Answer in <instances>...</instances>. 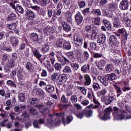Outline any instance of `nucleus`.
Wrapping results in <instances>:
<instances>
[{
	"instance_id": "nucleus-52",
	"label": "nucleus",
	"mask_w": 131,
	"mask_h": 131,
	"mask_svg": "<svg viewBox=\"0 0 131 131\" xmlns=\"http://www.w3.org/2000/svg\"><path fill=\"white\" fill-rule=\"evenodd\" d=\"M93 88L95 91H97L98 90H100V84L99 83L97 82H94L93 84Z\"/></svg>"
},
{
	"instance_id": "nucleus-1",
	"label": "nucleus",
	"mask_w": 131,
	"mask_h": 131,
	"mask_svg": "<svg viewBox=\"0 0 131 131\" xmlns=\"http://www.w3.org/2000/svg\"><path fill=\"white\" fill-rule=\"evenodd\" d=\"M114 117L116 120H122V119H130L131 115H127L126 117L125 115L123 114V111L118 107L115 106L113 108Z\"/></svg>"
},
{
	"instance_id": "nucleus-23",
	"label": "nucleus",
	"mask_w": 131,
	"mask_h": 131,
	"mask_svg": "<svg viewBox=\"0 0 131 131\" xmlns=\"http://www.w3.org/2000/svg\"><path fill=\"white\" fill-rule=\"evenodd\" d=\"M108 9L111 11H115L118 8V3L116 2H113L112 3H110L108 5Z\"/></svg>"
},
{
	"instance_id": "nucleus-24",
	"label": "nucleus",
	"mask_w": 131,
	"mask_h": 131,
	"mask_svg": "<svg viewBox=\"0 0 131 131\" xmlns=\"http://www.w3.org/2000/svg\"><path fill=\"white\" fill-rule=\"evenodd\" d=\"M106 77H107L109 81H113V80H115V79H116L117 75H116V74L112 73L106 75Z\"/></svg>"
},
{
	"instance_id": "nucleus-51",
	"label": "nucleus",
	"mask_w": 131,
	"mask_h": 131,
	"mask_svg": "<svg viewBox=\"0 0 131 131\" xmlns=\"http://www.w3.org/2000/svg\"><path fill=\"white\" fill-rule=\"evenodd\" d=\"M54 68L55 70H57V71H60V70L62 69V64H61V63L56 62L54 64Z\"/></svg>"
},
{
	"instance_id": "nucleus-22",
	"label": "nucleus",
	"mask_w": 131,
	"mask_h": 131,
	"mask_svg": "<svg viewBox=\"0 0 131 131\" xmlns=\"http://www.w3.org/2000/svg\"><path fill=\"white\" fill-rule=\"evenodd\" d=\"M43 123H45V120L43 119H40L38 121H34L33 122V125L35 128H39V124H43Z\"/></svg>"
},
{
	"instance_id": "nucleus-60",
	"label": "nucleus",
	"mask_w": 131,
	"mask_h": 131,
	"mask_svg": "<svg viewBox=\"0 0 131 131\" xmlns=\"http://www.w3.org/2000/svg\"><path fill=\"white\" fill-rule=\"evenodd\" d=\"M8 66L10 68H13L15 66V62H14V59H11L8 61Z\"/></svg>"
},
{
	"instance_id": "nucleus-47",
	"label": "nucleus",
	"mask_w": 131,
	"mask_h": 131,
	"mask_svg": "<svg viewBox=\"0 0 131 131\" xmlns=\"http://www.w3.org/2000/svg\"><path fill=\"white\" fill-rule=\"evenodd\" d=\"M63 72L64 73H71L72 70H71V68L66 66L63 70Z\"/></svg>"
},
{
	"instance_id": "nucleus-32",
	"label": "nucleus",
	"mask_w": 131,
	"mask_h": 131,
	"mask_svg": "<svg viewBox=\"0 0 131 131\" xmlns=\"http://www.w3.org/2000/svg\"><path fill=\"white\" fill-rule=\"evenodd\" d=\"M103 23L105 26V27H106L108 30H111V29H112V26L108 20L106 19H103Z\"/></svg>"
},
{
	"instance_id": "nucleus-50",
	"label": "nucleus",
	"mask_w": 131,
	"mask_h": 131,
	"mask_svg": "<svg viewBox=\"0 0 131 131\" xmlns=\"http://www.w3.org/2000/svg\"><path fill=\"white\" fill-rule=\"evenodd\" d=\"M84 114L86 117H91L93 115V111L91 110L88 111L84 110Z\"/></svg>"
},
{
	"instance_id": "nucleus-10",
	"label": "nucleus",
	"mask_w": 131,
	"mask_h": 131,
	"mask_svg": "<svg viewBox=\"0 0 131 131\" xmlns=\"http://www.w3.org/2000/svg\"><path fill=\"white\" fill-rule=\"evenodd\" d=\"M97 79L98 81H99L100 82H101L102 84L104 85V86H107L108 84L109 80H108V78L107 77H104L103 76H99L97 78Z\"/></svg>"
},
{
	"instance_id": "nucleus-27",
	"label": "nucleus",
	"mask_w": 131,
	"mask_h": 131,
	"mask_svg": "<svg viewBox=\"0 0 131 131\" xmlns=\"http://www.w3.org/2000/svg\"><path fill=\"white\" fill-rule=\"evenodd\" d=\"M127 36H128V34H127L126 31L124 32V33L121 35L122 45L123 46L125 45V42H126L125 40H127Z\"/></svg>"
},
{
	"instance_id": "nucleus-6",
	"label": "nucleus",
	"mask_w": 131,
	"mask_h": 131,
	"mask_svg": "<svg viewBox=\"0 0 131 131\" xmlns=\"http://www.w3.org/2000/svg\"><path fill=\"white\" fill-rule=\"evenodd\" d=\"M85 31L88 33H92V32L97 33V32H98V29H97V27H96V26L91 25L85 27Z\"/></svg>"
},
{
	"instance_id": "nucleus-41",
	"label": "nucleus",
	"mask_w": 131,
	"mask_h": 131,
	"mask_svg": "<svg viewBox=\"0 0 131 131\" xmlns=\"http://www.w3.org/2000/svg\"><path fill=\"white\" fill-rule=\"evenodd\" d=\"M85 113V112H84V110H83L78 114L75 113V115H76V116H77V118H79V119H81V118H83V116H84Z\"/></svg>"
},
{
	"instance_id": "nucleus-40",
	"label": "nucleus",
	"mask_w": 131,
	"mask_h": 131,
	"mask_svg": "<svg viewBox=\"0 0 131 131\" xmlns=\"http://www.w3.org/2000/svg\"><path fill=\"white\" fill-rule=\"evenodd\" d=\"M63 43H63V40L61 38H59L57 40L56 46L57 48H62V47H63Z\"/></svg>"
},
{
	"instance_id": "nucleus-34",
	"label": "nucleus",
	"mask_w": 131,
	"mask_h": 131,
	"mask_svg": "<svg viewBox=\"0 0 131 131\" xmlns=\"http://www.w3.org/2000/svg\"><path fill=\"white\" fill-rule=\"evenodd\" d=\"M7 27L9 29V30H15L17 27V24L16 23H11L7 25Z\"/></svg>"
},
{
	"instance_id": "nucleus-43",
	"label": "nucleus",
	"mask_w": 131,
	"mask_h": 131,
	"mask_svg": "<svg viewBox=\"0 0 131 131\" xmlns=\"http://www.w3.org/2000/svg\"><path fill=\"white\" fill-rule=\"evenodd\" d=\"M78 100V99L77 98V96L75 95H72L70 98V100L71 101L73 104H75V103L77 102Z\"/></svg>"
},
{
	"instance_id": "nucleus-62",
	"label": "nucleus",
	"mask_w": 131,
	"mask_h": 131,
	"mask_svg": "<svg viewBox=\"0 0 131 131\" xmlns=\"http://www.w3.org/2000/svg\"><path fill=\"white\" fill-rule=\"evenodd\" d=\"M71 67L73 68L74 70H77L79 68V64L76 63H71Z\"/></svg>"
},
{
	"instance_id": "nucleus-44",
	"label": "nucleus",
	"mask_w": 131,
	"mask_h": 131,
	"mask_svg": "<svg viewBox=\"0 0 131 131\" xmlns=\"http://www.w3.org/2000/svg\"><path fill=\"white\" fill-rule=\"evenodd\" d=\"M106 94H107V90L106 89H103L97 92L98 97H101V96H104Z\"/></svg>"
},
{
	"instance_id": "nucleus-35",
	"label": "nucleus",
	"mask_w": 131,
	"mask_h": 131,
	"mask_svg": "<svg viewBox=\"0 0 131 131\" xmlns=\"http://www.w3.org/2000/svg\"><path fill=\"white\" fill-rule=\"evenodd\" d=\"M49 50L50 46H49V43H46L45 45H44L41 49V52H43L45 53H47V52H49Z\"/></svg>"
},
{
	"instance_id": "nucleus-15",
	"label": "nucleus",
	"mask_w": 131,
	"mask_h": 131,
	"mask_svg": "<svg viewBox=\"0 0 131 131\" xmlns=\"http://www.w3.org/2000/svg\"><path fill=\"white\" fill-rule=\"evenodd\" d=\"M19 40L20 38L13 37L11 38L10 42L13 47L16 48L19 45Z\"/></svg>"
},
{
	"instance_id": "nucleus-5",
	"label": "nucleus",
	"mask_w": 131,
	"mask_h": 131,
	"mask_svg": "<svg viewBox=\"0 0 131 131\" xmlns=\"http://www.w3.org/2000/svg\"><path fill=\"white\" fill-rule=\"evenodd\" d=\"M128 7H129V1L128 0H122L119 4V8L122 11L128 10Z\"/></svg>"
},
{
	"instance_id": "nucleus-31",
	"label": "nucleus",
	"mask_w": 131,
	"mask_h": 131,
	"mask_svg": "<svg viewBox=\"0 0 131 131\" xmlns=\"http://www.w3.org/2000/svg\"><path fill=\"white\" fill-rule=\"evenodd\" d=\"M43 31L45 33L47 34V35H49L50 33H53V32H54V28L51 27H47L44 29Z\"/></svg>"
},
{
	"instance_id": "nucleus-26",
	"label": "nucleus",
	"mask_w": 131,
	"mask_h": 131,
	"mask_svg": "<svg viewBox=\"0 0 131 131\" xmlns=\"http://www.w3.org/2000/svg\"><path fill=\"white\" fill-rule=\"evenodd\" d=\"M91 65L90 64H84L81 68V71L83 73H88V71H90Z\"/></svg>"
},
{
	"instance_id": "nucleus-16",
	"label": "nucleus",
	"mask_w": 131,
	"mask_h": 131,
	"mask_svg": "<svg viewBox=\"0 0 131 131\" xmlns=\"http://www.w3.org/2000/svg\"><path fill=\"white\" fill-rule=\"evenodd\" d=\"M31 9H32V10H34V11H36L38 12L39 15H41V16H42V17H45L46 16V12L43 11V10H40V12L38 11H39V7L37 6H31Z\"/></svg>"
},
{
	"instance_id": "nucleus-28",
	"label": "nucleus",
	"mask_w": 131,
	"mask_h": 131,
	"mask_svg": "<svg viewBox=\"0 0 131 131\" xmlns=\"http://www.w3.org/2000/svg\"><path fill=\"white\" fill-rule=\"evenodd\" d=\"M114 88L115 90H116L117 98H118V97H119V96L121 95H122V91H121V88H120V87L118 86V85L116 84H114Z\"/></svg>"
},
{
	"instance_id": "nucleus-42",
	"label": "nucleus",
	"mask_w": 131,
	"mask_h": 131,
	"mask_svg": "<svg viewBox=\"0 0 131 131\" xmlns=\"http://www.w3.org/2000/svg\"><path fill=\"white\" fill-rule=\"evenodd\" d=\"M51 3V0H41L40 5L41 7H46L47 5H49Z\"/></svg>"
},
{
	"instance_id": "nucleus-59",
	"label": "nucleus",
	"mask_w": 131,
	"mask_h": 131,
	"mask_svg": "<svg viewBox=\"0 0 131 131\" xmlns=\"http://www.w3.org/2000/svg\"><path fill=\"white\" fill-rule=\"evenodd\" d=\"M90 12L91 11H90V8H86L82 10V13L83 14V15H84V16H88Z\"/></svg>"
},
{
	"instance_id": "nucleus-25",
	"label": "nucleus",
	"mask_w": 131,
	"mask_h": 131,
	"mask_svg": "<svg viewBox=\"0 0 131 131\" xmlns=\"http://www.w3.org/2000/svg\"><path fill=\"white\" fill-rule=\"evenodd\" d=\"M32 52L33 53V55L38 60H39L40 61V58H41L42 55L38 52V51L35 48H32Z\"/></svg>"
},
{
	"instance_id": "nucleus-57",
	"label": "nucleus",
	"mask_w": 131,
	"mask_h": 131,
	"mask_svg": "<svg viewBox=\"0 0 131 131\" xmlns=\"http://www.w3.org/2000/svg\"><path fill=\"white\" fill-rule=\"evenodd\" d=\"M38 102V99L37 98H30L29 101V104L33 105V104H36Z\"/></svg>"
},
{
	"instance_id": "nucleus-17",
	"label": "nucleus",
	"mask_w": 131,
	"mask_h": 131,
	"mask_svg": "<svg viewBox=\"0 0 131 131\" xmlns=\"http://www.w3.org/2000/svg\"><path fill=\"white\" fill-rule=\"evenodd\" d=\"M57 60L58 62L60 63L61 65H62V66H64V65L66 64V62H67L68 63H69L70 62L69 60L64 56H60V57H58V58H57Z\"/></svg>"
},
{
	"instance_id": "nucleus-13",
	"label": "nucleus",
	"mask_w": 131,
	"mask_h": 131,
	"mask_svg": "<svg viewBox=\"0 0 131 131\" xmlns=\"http://www.w3.org/2000/svg\"><path fill=\"white\" fill-rule=\"evenodd\" d=\"M30 39L32 41L38 42L39 41V35L36 33H32L30 34Z\"/></svg>"
},
{
	"instance_id": "nucleus-9",
	"label": "nucleus",
	"mask_w": 131,
	"mask_h": 131,
	"mask_svg": "<svg viewBox=\"0 0 131 131\" xmlns=\"http://www.w3.org/2000/svg\"><path fill=\"white\" fill-rule=\"evenodd\" d=\"M75 19L77 25H80L83 21V16H82L81 13L78 12L75 15Z\"/></svg>"
},
{
	"instance_id": "nucleus-33",
	"label": "nucleus",
	"mask_w": 131,
	"mask_h": 131,
	"mask_svg": "<svg viewBox=\"0 0 131 131\" xmlns=\"http://www.w3.org/2000/svg\"><path fill=\"white\" fill-rule=\"evenodd\" d=\"M105 71L108 73H110L113 70V66L111 63H108L105 67Z\"/></svg>"
},
{
	"instance_id": "nucleus-8",
	"label": "nucleus",
	"mask_w": 131,
	"mask_h": 131,
	"mask_svg": "<svg viewBox=\"0 0 131 131\" xmlns=\"http://www.w3.org/2000/svg\"><path fill=\"white\" fill-rule=\"evenodd\" d=\"M67 80V76L65 74H62V75L59 76L58 79H57V82L59 85H62L64 84L66 81Z\"/></svg>"
},
{
	"instance_id": "nucleus-2",
	"label": "nucleus",
	"mask_w": 131,
	"mask_h": 131,
	"mask_svg": "<svg viewBox=\"0 0 131 131\" xmlns=\"http://www.w3.org/2000/svg\"><path fill=\"white\" fill-rule=\"evenodd\" d=\"M113 101H116V98H115V94L113 92H111L109 93L106 98L104 100V104L105 105H109L111 104Z\"/></svg>"
},
{
	"instance_id": "nucleus-7",
	"label": "nucleus",
	"mask_w": 131,
	"mask_h": 131,
	"mask_svg": "<svg viewBox=\"0 0 131 131\" xmlns=\"http://www.w3.org/2000/svg\"><path fill=\"white\" fill-rule=\"evenodd\" d=\"M65 55L67 56L71 62H74L76 61V55L74 54L73 51L66 52Z\"/></svg>"
},
{
	"instance_id": "nucleus-64",
	"label": "nucleus",
	"mask_w": 131,
	"mask_h": 131,
	"mask_svg": "<svg viewBox=\"0 0 131 131\" xmlns=\"http://www.w3.org/2000/svg\"><path fill=\"white\" fill-rule=\"evenodd\" d=\"M18 99L20 101V102H24V100H25V95H24V94H19Z\"/></svg>"
},
{
	"instance_id": "nucleus-11",
	"label": "nucleus",
	"mask_w": 131,
	"mask_h": 131,
	"mask_svg": "<svg viewBox=\"0 0 131 131\" xmlns=\"http://www.w3.org/2000/svg\"><path fill=\"white\" fill-rule=\"evenodd\" d=\"M26 15L27 16V18L30 20H33V19L35 18V13L31 9L27 10Z\"/></svg>"
},
{
	"instance_id": "nucleus-54",
	"label": "nucleus",
	"mask_w": 131,
	"mask_h": 131,
	"mask_svg": "<svg viewBox=\"0 0 131 131\" xmlns=\"http://www.w3.org/2000/svg\"><path fill=\"white\" fill-rule=\"evenodd\" d=\"M16 10L19 12V13H21V14L24 13V9H23V8H22L21 6L19 5V4H16Z\"/></svg>"
},
{
	"instance_id": "nucleus-55",
	"label": "nucleus",
	"mask_w": 131,
	"mask_h": 131,
	"mask_svg": "<svg viewBox=\"0 0 131 131\" xmlns=\"http://www.w3.org/2000/svg\"><path fill=\"white\" fill-rule=\"evenodd\" d=\"M61 102L63 104H67L68 103V98H66V96L63 95L61 97Z\"/></svg>"
},
{
	"instance_id": "nucleus-21",
	"label": "nucleus",
	"mask_w": 131,
	"mask_h": 131,
	"mask_svg": "<svg viewBox=\"0 0 131 131\" xmlns=\"http://www.w3.org/2000/svg\"><path fill=\"white\" fill-rule=\"evenodd\" d=\"M62 26L63 28V30L66 32H70L71 31V27L66 21H63L62 23Z\"/></svg>"
},
{
	"instance_id": "nucleus-39",
	"label": "nucleus",
	"mask_w": 131,
	"mask_h": 131,
	"mask_svg": "<svg viewBox=\"0 0 131 131\" xmlns=\"http://www.w3.org/2000/svg\"><path fill=\"white\" fill-rule=\"evenodd\" d=\"M2 50H3V51H6L8 53L10 52H12V47L9 46H7L6 45H4V44H3V45Z\"/></svg>"
},
{
	"instance_id": "nucleus-36",
	"label": "nucleus",
	"mask_w": 131,
	"mask_h": 131,
	"mask_svg": "<svg viewBox=\"0 0 131 131\" xmlns=\"http://www.w3.org/2000/svg\"><path fill=\"white\" fill-rule=\"evenodd\" d=\"M97 49V45L96 42H92L90 43V48H88L89 51H95Z\"/></svg>"
},
{
	"instance_id": "nucleus-20",
	"label": "nucleus",
	"mask_w": 131,
	"mask_h": 131,
	"mask_svg": "<svg viewBox=\"0 0 131 131\" xmlns=\"http://www.w3.org/2000/svg\"><path fill=\"white\" fill-rule=\"evenodd\" d=\"M26 68L30 73H33L34 72V67L30 62H27L26 64Z\"/></svg>"
},
{
	"instance_id": "nucleus-3",
	"label": "nucleus",
	"mask_w": 131,
	"mask_h": 131,
	"mask_svg": "<svg viewBox=\"0 0 131 131\" xmlns=\"http://www.w3.org/2000/svg\"><path fill=\"white\" fill-rule=\"evenodd\" d=\"M57 119L55 120V125H59L61 123V121H62L63 124L65 125L64 120H65V114L64 113H56Z\"/></svg>"
},
{
	"instance_id": "nucleus-63",
	"label": "nucleus",
	"mask_w": 131,
	"mask_h": 131,
	"mask_svg": "<svg viewBox=\"0 0 131 131\" xmlns=\"http://www.w3.org/2000/svg\"><path fill=\"white\" fill-rule=\"evenodd\" d=\"M17 77L19 79V80H23L24 79V77L23 76V74L22 73V72L18 71L17 72Z\"/></svg>"
},
{
	"instance_id": "nucleus-19",
	"label": "nucleus",
	"mask_w": 131,
	"mask_h": 131,
	"mask_svg": "<svg viewBox=\"0 0 131 131\" xmlns=\"http://www.w3.org/2000/svg\"><path fill=\"white\" fill-rule=\"evenodd\" d=\"M106 65V60L104 59H101L99 61L97 67L99 68L100 70H104V67Z\"/></svg>"
},
{
	"instance_id": "nucleus-14",
	"label": "nucleus",
	"mask_w": 131,
	"mask_h": 131,
	"mask_svg": "<svg viewBox=\"0 0 131 131\" xmlns=\"http://www.w3.org/2000/svg\"><path fill=\"white\" fill-rule=\"evenodd\" d=\"M110 108H107L104 110L103 117L101 118L102 120L110 119Z\"/></svg>"
},
{
	"instance_id": "nucleus-61",
	"label": "nucleus",
	"mask_w": 131,
	"mask_h": 131,
	"mask_svg": "<svg viewBox=\"0 0 131 131\" xmlns=\"http://www.w3.org/2000/svg\"><path fill=\"white\" fill-rule=\"evenodd\" d=\"M113 25L115 28H120L122 25L119 21H115L113 23Z\"/></svg>"
},
{
	"instance_id": "nucleus-38",
	"label": "nucleus",
	"mask_w": 131,
	"mask_h": 131,
	"mask_svg": "<svg viewBox=\"0 0 131 131\" xmlns=\"http://www.w3.org/2000/svg\"><path fill=\"white\" fill-rule=\"evenodd\" d=\"M62 47L64 49V50L71 49V45L69 42H65L64 43H63Z\"/></svg>"
},
{
	"instance_id": "nucleus-12",
	"label": "nucleus",
	"mask_w": 131,
	"mask_h": 131,
	"mask_svg": "<svg viewBox=\"0 0 131 131\" xmlns=\"http://www.w3.org/2000/svg\"><path fill=\"white\" fill-rule=\"evenodd\" d=\"M97 41L98 43H105L106 42V35H105V34H101L99 35L98 36Z\"/></svg>"
},
{
	"instance_id": "nucleus-53",
	"label": "nucleus",
	"mask_w": 131,
	"mask_h": 131,
	"mask_svg": "<svg viewBox=\"0 0 131 131\" xmlns=\"http://www.w3.org/2000/svg\"><path fill=\"white\" fill-rule=\"evenodd\" d=\"M91 53L92 54H93V57L94 58H102V57H103V55L100 53H95V52L94 51H92L91 52Z\"/></svg>"
},
{
	"instance_id": "nucleus-45",
	"label": "nucleus",
	"mask_w": 131,
	"mask_h": 131,
	"mask_svg": "<svg viewBox=\"0 0 131 131\" xmlns=\"http://www.w3.org/2000/svg\"><path fill=\"white\" fill-rule=\"evenodd\" d=\"M59 74H60L59 73L55 72L51 75V78L53 81H56V80H57V77H59V76H60Z\"/></svg>"
},
{
	"instance_id": "nucleus-46",
	"label": "nucleus",
	"mask_w": 131,
	"mask_h": 131,
	"mask_svg": "<svg viewBox=\"0 0 131 131\" xmlns=\"http://www.w3.org/2000/svg\"><path fill=\"white\" fill-rule=\"evenodd\" d=\"M73 120V117L72 116H68L67 117V119L66 120H64V124L65 123H67V124H69L70 123V122Z\"/></svg>"
},
{
	"instance_id": "nucleus-56",
	"label": "nucleus",
	"mask_w": 131,
	"mask_h": 131,
	"mask_svg": "<svg viewBox=\"0 0 131 131\" xmlns=\"http://www.w3.org/2000/svg\"><path fill=\"white\" fill-rule=\"evenodd\" d=\"M78 90H79L81 91V93H82L83 95H86V89L84 88V86H77Z\"/></svg>"
},
{
	"instance_id": "nucleus-58",
	"label": "nucleus",
	"mask_w": 131,
	"mask_h": 131,
	"mask_svg": "<svg viewBox=\"0 0 131 131\" xmlns=\"http://www.w3.org/2000/svg\"><path fill=\"white\" fill-rule=\"evenodd\" d=\"M78 6H79L80 9H82V8H84V7H85V2L84 1H79L78 3Z\"/></svg>"
},
{
	"instance_id": "nucleus-18",
	"label": "nucleus",
	"mask_w": 131,
	"mask_h": 131,
	"mask_svg": "<svg viewBox=\"0 0 131 131\" xmlns=\"http://www.w3.org/2000/svg\"><path fill=\"white\" fill-rule=\"evenodd\" d=\"M84 84L87 86L91 85V83L92 82V79H91V77L90 75L88 74H85L84 75Z\"/></svg>"
},
{
	"instance_id": "nucleus-4",
	"label": "nucleus",
	"mask_w": 131,
	"mask_h": 131,
	"mask_svg": "<svg viewBox=\"0 0 131 131\" xmlns=\"http://www.w3.org/2000/svg\"><path fill=\"white\" fill-rule=\"evenodd\" d=\"M74 41L75 48L77 49L79 48V47H81L82 42H83V39L79 35H75L74 36Z\"/></svg>"
},
{
	"instance_id": "nucleus-48",
	"label": "nucleus",
	"mask_w": 131,
	"mask_h": 131,
	"mask_svg": "<svg viewBox=\"0 0 131 131\" xmlns=\"http://www.w3.org/2000/svg\"><path fill=\"white\" fill-rule=\"evenodd\" d=\"M7 84H8L9 86H13V88H17V85L14 81L9 80L7 81Z\"/></svg>"
},
{
	"instance_id": "nucleus-29",
	"label": "nucleus",
	"mask_w": 131,
	"mask_h": 131,
	"mask_svg": "<svg viewBox=\"0 0 131 131\" xmlns=\"http://www.w3.org/2000/svg\"><path fill=\"white\" fill-rule=\"evenodd\" d=\"M35 107H36L37 109H39L42 114H45V113H46V112L48 110L47 108H45V106H43V105L37 104L35 105Z\"/></svg>"
},
{
	"instance_id": "nucleus-30",
	"label": "nucleus",
	"mask_w": 131,
	"mask_h": 131,
	"mask_svg": "<svg viewBox=\"0 0 131 131\" xmlns=\"http://www.w3.org/2000/svg\"><path fill=\"white\" fill-rule=\"evenodd\" d=\"M46 90L48 93H54V91H55V87L54 85L49 84L46 87Z\"/></svg>"
},
{
	"instance_id": "nucleus-49",
	"label": "nucleus",
	"mask_w": 131,
	"mask_h": 131,
	"mask_svg": "<svg viewBox=\"0 0 131 131\" xmlns=\"http://www.w3.org/2000/svg\"><path fill=\"white\" fill-rule=\"evenodd\" d=\"M117 40V38H116V36L114 35L110 36L109 38V41L111 43H115V42H116Z\"/></svg>"
},
{
	"instance_id": "nucleus-37",
	"label": "nucleus",
	"mask_w": 131,
	"mask_h": 131,
	"mask_svg": "<svg viewBox=\"0 0 131 131\" xmlns=\"http://www.w3.org/2000/svg\"><path fill=\"white\" fill-rule=\"evenodd\" d=\"M16 16L15 13H11L7 17V21H14L16 19Z\"/></svg>"
}]
</instances>
